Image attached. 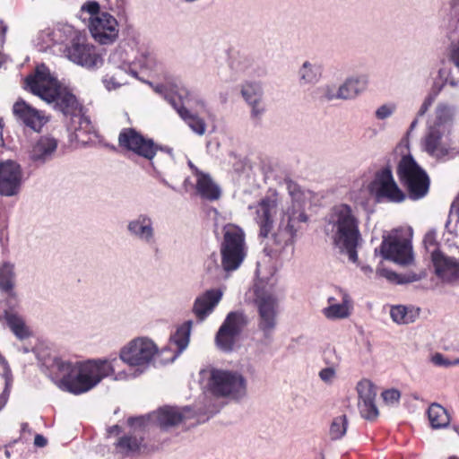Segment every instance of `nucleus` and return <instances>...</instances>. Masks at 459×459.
<instances>
[{
	"label": "nucleus",
	"instance_id": "obj_1",
	"mask_svg": "<svg viewBox=\"0 0 459 459\" xmlns=\"http://www.w3.org/2000/svg\"><path fill=\"white\" fill-rule=\"evenodd\" d=\"M158 351L152 340L137 337L121 348L119 358L73 360L59 356L55 351L41 349L37 352V359L41 372L59 389L79 395L112 376L119 360L135 368L134 377L141 376L153 363Z\"/></svg>",
	"mask_w": 459,
	"mask_h": 459
},
{
	"label": "nucleus",
	"instance_id": "obj_2",
	"mask_svg": "<svg viewBox=\"0 0 459 459\" xmlns=\"http://www.w3.org/2000/svg\"><path fill=\"white\" fill-rule=\"evenodd\" d=\"M24 88L32 94L53 105V108L66 118L78 116L82 107L77 98L51 75L48 67L40 64L24 80Z\"/></svg>",
	"mask_w": 459,
	"mask_h": 459
},
{
	"label": "nucleus",
	"instance_id": "obj_3",
	"mask_svg": "<svg viewBox=\"0 0 459 459\" xmlns=\"http://www.w3.org/2000/svg\"><path fill=\"white\" fill-rule=\"evenodd\" d=\"M455 116V107L438 103L435 117L429 122L422 139V149L437 160H448L459 154L457 146L450 138Z\"/></svg>",
	"mask_w": 459,
	"mask_h": 459
},
{
	"label": "nucleus",
	"instance_id": "obj_4",
	"mask_svg": "<svg viewBox=\"0 0 459 459\" xmlns=\"http://www.w3.org/2000/svg\"><path fill=\"white\" fill-rule=\"evenodd\" d=\"M325 232L332 236L333 244L342 253L347 254L351 262L358 261L357 247L362 239L359 221L350 205L340 204L331 209L326 217Z\"/></svg>",
	"mask_w": 459,
	"mask_h": 459
},
{
	"label": "nucleus",
	"instance_id": "obj_5",
	"mask_svg": "<svg viewBox=\"0 0 459 459\" xmlns=\"http://www.w3.org/2000/svg\"><path fill=\"white\" fill-rule=\"evenodd\" d=\"M289 191L291 202L282 209L278 227L272 233V240L275 252L281 253L290 247L292 254L297 232L302 229V224L307 222L308 216L305 212L306 197L304 194L296 189V186L293 189L289 186Z\"/></svg>",
	"mask_w": 459,
	"mask_h": 459
},
{
	"label": "nucleus",
	"instance_id": "obj_6",
	"mask_svg": "<svg viewBox=\"0 0 459 459\" xmlns=\"http://www.w3.org/2000/svg\"><path fill=\"white\" fill-rule=\"evenodd\" d=\"M222 233L220 245L222 268L227 273L236 271L247 254L245 231L236 224L228 223L223 226Z\"/></svg>",
	"mask_w": 459,
	"mask_h": 459
},
{
	"label": "nucleus",
	"instance_id": "obj_7",
	"mask_svg": "<svg viewBox=\"0 0 459 459\" xmlns=\"http://www.w3.org/2000/svg\"><path fill=\"white\" fill-rule=\"evenodd\" d=\"M397 176L406 188L410 199L416 201L427 195L430 184L429 178L411 154L404 155L400 160Z\"/></svg>",
	"mask_w": 459,
	"mask_h": 459
},
{
	"label": "nucleus",
	"instance_id": "obj_8",
	"mask_svg": "<svg viewBox=\"0 0 459 459\" xmlns=\"http://www.w3.org/2000/svg\"><path fill=\"white\" fill-rule=\"evenodd\" d=\"M208 387L217 397L238 401L247 394L246 378L235 371L212 368L210 371Z\"/></svg>",
	"mask_w": 459,
	"mask_h": 459
},
{
	"label": "nucleus",
	"instance_id": "obj_9",
	"mask_svg": "<svg viewBox=\"0 0 459 459\" xmlns=\"http://www.w3.org/2000/svg\"><path fill=\"white\" fill-rule=\"evenodd\" d=\"M368 190L377 203L385 201L400 204L406 199V194L398 186L389 166L375 173L374 178L368 186Z\"/></svg>",
	"mask_w": 459,
	"mask_h": 459
},
{
	"label": "nucleus",
	"instance_id": "obj_10",
	"mask_svg": "<svg viewBox=\"0 0 459 459\" xmlns=\"http://www.w3.org/2000/svg\"><path fill=\"white\" fill-rule=\"evenodd\" d=\"M64 53L71 62L88 70L98 69L103 65V58L96 48L88 43L85 35L80 32L71 44L66 45Z\"/></svg>",
	"mask_w": 459,
	"mask_h": 459
},
{
	"label": "nucleus",
	"instance_id": "obj_11",
	"mask_svg": "<svg viewBox=\"0 0 459 459\" xmlns=\"http://www.w3.org/2000/svg\"><path fill=\"white\" fill-rule=\"evenodd\" d=\"M258 312L257 327L263 333L265 343L273 341L278 324L279 304L273 294L263 292L255 299Z\"/></svg>",
	"mask_w": 459,
	"mask_h": 459
},
{
	"label": "nucleus",
	"instance_id": "obj_12",
	"mask_svg": "<svg viewBox=\"0 0 459 459\" xmlns=\"http://www.w3.org/2000/svg\"><path fill=\"white\" fill-rule=\"evenodd\" d=\"M118 144L121 148L148 160H152L159 150V146L152 139L144 137L133 127L123 128L120 131Z\"/></svg>",
	"mask_w": 459,
	"mask_h": 459
},
{
	"label": "nucleus",
	"instance_id": "obj_13",
	"mask_svg": "<svg viewBox=\"0 0 459 459\" xmlns=\"http://www.w3.org/2000/svg\"><path fill=\"white\" fill-rule=\"evenodd\" d=\"M379 251L384 259L393 261L398 264L407 265L413 261L411 240L399 237L397 233L384 237Z\"/></svg>",
	"mask_w": 459,
	"mask_h": 459
},
{
	"label": "nucleus",
	"instance_id": "obj_14",
	"mask_svg": "<svg viewBox=\"0 0 459 459\" xmlns=\"http://www.w3.org/2000/svg\"><path fill=\"white\" fill-rule=\"evenodd\" d=\"M185 418L180 409L177 407L166 406L160 408L158 411H153L145 416L131 417L128 419V425L131 427H148L151 424H156L162 429L178 425Z\"/></svg>",
	"mask_w": 459,
	"mask_h": 459
},
{
	"label": "nucleus",
	"instance_id": "obj_15",
	"mask_svg": "<svg viewBox=\"0 0 459 459\" xmlns=\"http://www.w3.org/2000/svg\"><path fill=\"white\" fill-rule=\"evenodd\" d=\"M88 28L94 40L101 45L112 44L118 37V22L107 12H102L100 17L91 19Z\"/></svg>",
	"mask_w": 459,
	"mask_h": 459
},
{
	"label": "nucleus",
	"instance_id": "obj_16",
	"mask_svg": "<svg viewBox=\"0 0 459 459\" xmlns=\"http://www.w3.org/2000/svg\"><path fill=\"white\" fill-rule=\"evenodd\" d=\"M22 169L19 163L8 160L0 163V195L14 196L19 194L22 183Z\"/></svg>",
	"mask_w": 459,
	"mask_h": 459
},
{
	"label": "nucleus",
	"instance_id": "obj_17",
	"mask_svg": "<svg viewBox=\"0 0 459 459\" xmlns=\"http://www.w3.org/2000/svg\"><path fill=\"white\" fill-rule=\"evenodd\" d=\"M177 97L178 101L171 98L169 99V104L194 133L198 135L204 134L206 131L204 120L184 107V104L188 103L192 100V92L188 89L182 87L178 91Z\"/></svg>",
	"mask_w": 459,
	"mask_h": 459
},
{
	"label": "nucleus",
	"instance_id": "obj_18",
	"mask_svg": "<svg viewBox=\"0 0 459 459\" xmlns=\"http://www.w3.org/2000/svg\"><path fill=\"white\" fill-rule=\"evenodd\" d=\"M126 230L131 237L149 247L156 245L154 221L148 213H139L130 220Z\"/></svg>",
	"mask_w": 459,
	"mask_h": 459
},
{
	"label": "nucleus",
	"instance_id": "obj_19",
	"mask_svg": "<svg viewBox=\"0 0 459 459\" xmlns=\"http://www.w3.org/2000/svg\"><path fill=\"white\" fill-rule=\"evenodd\" d=\"M277 200L273 197L263 198L257 204L255 210V221L259 226L258 237L267 238L272 232L274 222V216L277 213Z\"/></svg>",
	"mask_w": 459,
	"mask_h": 459
},
{
	"label": "nucleus",
	"instance_id": "obj_20",
	"mask_svg": "<svg viewBox=\"0 0 459 459\" xmlns=\"http://www.w3.org/2000/svg\"><path fill=\"white\" fill-rule=\"evenodd\" d=\"M433 267L436 275L445 283L459 285V260L443 253L433 254Z\"/></svg>",
	"mask_w": 459,
	"mask_h": 459
},
{
	"label": "nucleus",
	"instance_id": "obj_21",
	"mask_svg": "<svg viewBox=\"0 0 459 459\" xmlns=\"http://www.w3.org/2000/svg\"><path fill=\"white\" fill-rule=\"evenodd\" d=\"M13 112L18 120L35 132H39L48 119L41 111L19 99L13 106Z\"/></svg>",
	"mask_w": 459,
	"mask_h": 459
},
{
	"label": "nucleus",
	"instance_id": "obj_22",
	"mask_svg": "<svg viewBox=\"0 0 459 459\" xmlns=\"http://www.w3.org/2000/svg\"><path fill=\"white\" fill-rule=\"evenodd\" d=\"M58 146L57 140L52 136H40L31 146L29 158L36 166H42L52 160Z\"/></svg>",
	"mask_w": 459,
	"mask_h": 459
},
{
	"label": "nucleus",
	"instance_id": "obj_23",
	"mask_svg": "<svg viewBox=\"0 0 459 459\" xmlns=\"http://www.w3.org/2000/svg\"><path fill=\"white\" fill-rule=\"evenodd\" d=\"M222 295L220 289H211L195 298L192 312L198 322L204 321L213 312L221 300Z\"/></svg>",
	"mask_w": 459,
	"mask_h": 459
},
{
	"label": "nucleus",
	"instance_id": "obj_24",
	"mask_svg": "<svg viewBox=\"0 0 459 459\" xmlns=\"http://www.w3.org/2000/svg\"><path fill=\"white\" fill-rule=\"evenodd\" d=\"M449 64H444L438 70V79L452 87L459 83V39L455 43H452L448 54Z\"/></svg>",
	"mask_w": 459,
	"mask_h": 459
},
{
	"label": "nucleus",
	"instance_id": "obj_25",
	"mask_svg": "<svg viewBox=\"0 0 459 459\" xmlns=\"http://www.w3.org/2000/svg\"><path fill=\"white\" fill-rule=\"evenodd\" d=\"M15 273L14 265L11 263H4L0 266V291L6 296V305L10 308H15L18 299L14 292Z\"/></svg>",
	"mask_w": 459,
	"mask_h": 459
},
{
	"label": "nucleus",
	"instance_id": "obj_26",
	"mask_svg": "<svg viewBox=\"0 0 459 459\" xmlns=\"http://www.w3.org/2000/svg\"><path fill=\"white\" fill-rule=\"evenodd\" d=\"M368 78L365 74L350 77L338 88L340 100H352L362 93L368 87Z\"/></svg>",
	"mask_w": 459,
	"mask_h": 459
},
{
	"label": "nucleus",
	"instance_id": "obj_27",
	"mask_svg": "<svg viewBox=\"0 0 459 459\" xmlns=\"http://www.w3.org/2000/svg\"><path fill=\"white\" fill-rule=\"evenodd\" d=\"M300 85H314L322 77V66L317 63L305 61L298 72Z\"/></svg>",
	"mask_w": 459,
	"mask_h": 459
},
{
	"label": "nucleus",
	"instance_id": "obj_28",
	"mask_svg": "<svg viewBox=\"0 0 459 459\" xmlns=\"http://www.w3.org/2000/svg\"><path fill=\"white\" fill-rule=\"evenodd\" d=\"M230 67L236 76H253L255 74L253 59L239 53L230 56Z\"/></svg>",
	"mask_w": 459,
	"mask_h": 459
},
{
	"label": "nucleus",
	"instance_id": "obj_29",
	"mask_svg": "<svg viewBox=\"0 0 459 459\" xmlns=\"http://www.w3.org/2000/svg\"><path fill=\"white\" fill-rule=\"evenodd\" d=\"M4 320L13 333L20 340L28 338L30 335L29 328L26 326L23 318L13 310L4 308Z\"/></svg>",
	"mask_w": 459,
	"mask_h": 459
},
{
	"label": "nucleus",
	"instance_id": "obj_30",
	"mask_svg": "<svg viewBox=\"0 0 459 459\" xmlns=\"http://www.w3.org/2000/svg\"><path fill=\"white\" fill-rule=\"evenodd\" d=\"M196 190L202 198L210 201L218 200L221 196L220 187L212 181L208 174H202L197 178Z\"/></svg>",
	"mask_w": 459,
	"mask_h": 459
},
{
	"label": "nucleus",
	"instance_id": "obj_31",
	"mask_svg": "<svg viewBox=\"0 0 459 459\" xmlns=\"http://www.w3.org/2000/svg\"><path fill=\"white\" fill-rule=\"evenodd\" d=\"M193 321L187 320L179 325L174 334L170 336V342H172L178 348L176 355L171 359V361L180 354L189 344L190 334L192 331Z\"/></svg>",
	"mask_w": 459,
	"mask_h": 459
},
{
	"label": "nucleus",
	"instance_id": "obj_32",
	"mask_svg": "<svg viewBox=\"0 0 459 459\" xmlns=\"http://www.w3.org/2000/svg\"><path fill=\"white\" fill-rule=\"evenodd\" d=\"M420 316V308L403 305L393 306L390 309V316L394 322L399 325L413 323Z\"/></svg>",
	"mask_w": 459,
	"mask_h": 459
},
{
	"label": "nucleus",
	"instance_id": "obj_33",
	"mask_svg": "<svg viewBox=\"0 0 459 459\" xmlns=\"http://www.w3.org/2000/svg\"><path fill=\"white\" fill-rule=\"evenodd\" d=\"M428 417L433 429H444L449 425L450 417L446 410L440 404L434 403L428 409Z\"/></svg>",
	"mask_w": 459,
	"mask_h": 459
},
{
	"label": "nucleus",
	"instance_id": "obj_34",
	"mask_svg": "<svg viewBox=\"0 0 459 459\" xmlns=\"http://www.w3.org/2000/svg\"><path fill=\"white\" fill-rule=\"evenodd\" d=\"M248 325L247 316L242 311H231L224 319L221 325H225L228 331L239 336L244 328Z\"/></svg>",
	"mask_w": 459,
	"mask_h": 459
},
{
	"label": "nucleus",
	"instance_id": "obj_35",
	"mask_svg": "<svg viewBox=\"0 0 459 459\" xmlns=\"http://www.w3.org/2000/svg\"><path fill=\"white\" fill-rule=\"evenodd\" d=\"M108 62L120 69V72L130 71L133 76H136V72L130 69L131 58L129 53L121 45L109 55Z\"/></svg>",
	"mask_w": 459,
	"mask_h": 459
},
{
	"label": "nucleus",
	"instance_id": "obj_36",
	"mask_svg": "<svg viewBox=\"0 0 459 459\" xmlns=\"http://www.w3.org/2000/svg\"><path fill=\"white\" fill-rule=\"evenodd\" d=\"M349 296L343 294L340 304H331L323 309L324 316L331 320L343 319L350 316Z\"/></svg>",
	"mask_w": 459,
	"mask_h": 459
},
{
	"label": "nucleus",
	"instance_id": "obj_37",
	"mask_svg": "<svg viewBox=\"0 0 459 459\" xmlns=\"http://www.w3.org/2000/svg\"><path fill=\"white\" fill-rule=\"evenodd\" d=\"M70 120L71 124L69 125V129L74 131L77 139H80L82 134L94 133V127L90 118L82 114V111L78 116L72 117Z\"/></svg>",
	"mask_w": 459,
	"mask_h": 459
},
{
	"label": "nucleus",
	"instance_id": "obj_38",
	"mask_svg": "<svg viewBox=\"0 0 459 459\" xmlns=\"http://www.w3.org/2000/svg\"><path fill=\"white\" fill-rule=\"evenodd\" d=\"M143 446V438L135 436L125 435L117 441L116 447L119 453L129 455L140 451Z\"/></svg>",
	"mask_w": 459,
	"mask_h": 459
},
{
	"label": "nucleus",
	"instance_id": "obj_39",
	"mask_svg": "<svg viewBox=\"0 0 459 459\" xmlns=\"http://www.w3.org/2000/svg\"><path fill=\"white\" fill-rule=\"evenodd\" d=\"M238 338V336L228 331L225 325H221L215 336V342L221 351L230 352L233 351Z\"/></svg>",
	"mask_w": 459,
	"mask_h": 459
},
{
	"label": "nucleus",
	"instance_id": "obj_40",
	"mask_svg": "<svg viewBox=\"0 0 459 459\" xmlns=\"http://www.w3.org/2000/svg\"><path fill=\"white\" fill-rule=\"evenodd\" d=\"M79 31L75 30L74 27L65 24L51 28V34L55 45L71 44L72 39Z\"/></svg>",
	"mask_w": 459,
	"mask_h": 459
},
{
	"label": "nucleus",
	"instance_id": "obj_41",
	"mask_svg": "<svg viewBox=\"0 0 459 459\" xmlns=\"http://www.w3.org/2000/svg\"><path fill=\"white\" fill-rule=\"evenodd\" d=\"M240 93L248 103H255L256 100H263L264 91L260 83L255 82H246L241 86Z\"/></svg>",
	"mask_w": 459,
	"mask_h": 459
},
{
	"label": "nucleus",
	"instance_id": "obj_42",
	"mask_svg": "<svg viewBox=\"0 0 459 459\" xmlns=\"http://www.w3.org/2000/svg\"><path fill=\"white\" fill-rule=\"evenodd\" d=\"M448 83H445L444 81H440L438 79V77L436 78L435 82H434V84H433V88H432V92H430L429 94H428L421 106L420 107L418 112H417V117H423L427 112L428 110L429 109V108L432 106L437 95L443 90V88L447 85Z\"/></svg>",
	"mask_w": 459,
	"mask_h": 459
},
{
	"label": "nucleus",
	"instance_id": "obj_43",
	"mask_svg": "<svg viewBox=\"0 0 459 459\" xmlns=\"http://www.w3.org/2000/svg\"><path fill=\"white\" fill-rule=\"evenodd\" d=\"M204 271L212 280H219L221 278L224 272L222 268V263H218V255L215 253H212L207 259L204 261Z\"/></svg>",
	"mask_w": 459,
	"mask_h": 459
},
{
	"label": "nucleus",
	"instance_id": "obj_44",
	"mask_svg": "<svg viewBox=\"0 0 459 459\" xmlns=\"http://www.w3.org/2000/svg\"><path fill=\"white\" fill-rule=\"evenodd\" d=\"M348 420L346 415L335 417L329 428V437L331 440L341 439L346 434Z\"/></svg>",
	"mask_w": 459,
	"mask_h": 459
},
{
	"label": "nucleus",
	"instance_id": "obj_45",
	"mask_svg": "<svg viewBox=\"0 0 459 459\" xmlns=\"http://www.w3.org/2000/svg\"><path fill=\"white\" fill-rule=\"evenodd\" d=\"M359 402L376 400L377 388L368 379H362L357 385Z\"/></svg>",
	"mask_w": 459,
	"mask_h": 459
},
{
	"label": "nucleus",
	"instance_id": "obj_46",
	"mask_svg": "<svg viewBox=\"0 0 459 459\" xmlns=\"http://www.w3.org/2000/svg\"><path fill=\"white\" fill-rule=\"evenodd\" d=\"M382 274L390 281H394L398 284L418 281L422 278L421 274H418L412 272L399 274L389 270H384Z\"/></svg>",
	"mask_w": 459,
	"mask_h": 459
},
{
	"label": "nucleus",
	"instance_id": "obj_47",
	"mask_svg": "<svg viewBox=\"0 0 459 459\" xmlns=\"http://www.w3.org/2000/svg\"><path fill=\"white\" fill-rule=\"evenodd\" d=\"M358 408L361 417L368 420H376L379 414L376 400L358 402Z\"/></svg>",
	"mask_w": 459,
	"mask_h": 459
},
{
	"label": "nucleus",
	"instance_id": "obj_48",
	"mask_svg": "<svg viewBox=\"0 0 459 459\" xmlns=\"http://www.w3.org/2000/svg\"><path fill=\"white\" fill-rule=\"evenodd\" d=\"M135 59L141 65V66L147 69H152L155 65V56L152 51L148 48H141L138 50V56Z\"/></svg>",
	"mask_w": 459,
	"mask_h": 459
},
{
	"label": "nucleus",
	"instance_id": "obj_49",
	"mask_svg": "<svg viewBox=\"0 0 459 459\" xmlns=\"http://www.w3.org/2000/svg\"><path fill=\"white\" fill-rule=\"evenodd\" d=\"M426 250L430 253L431 261L433 262V254L441 253L437 247V232L435 230H429L423 239Z\"/></svg>",
	"mask_w": 459,
	"mask_h": 459
},
{
	"label": "nucleus",
	"instance_id": "obj_50",
	"mask_svg": "<svg viewBox=\"0 0 459 459\" xmlns=\"http://www.w3.org/2000/svg\"><path fill=\"white\" fill-rule=\"evenodd\" d=\"M127 72H125V74ZM122 74H124V72H120V69H118V71L113 75L107 74L102 79V82L105 84L106 88L110 91L113 89H117V87H120L123 84H126V81L123 80L121 76Z\"/></svg>",
	"mask_w": 459,
	"mask_h": 459
},
{
	"label": "nucleus",
	"instance_id": "obj_51",
	"mask_svg": "<svg viewBox=\"0 0 459 459\" xmlns=\"http://www.w3.org/2000/svg\"><path fill=\"white\" fill-rule=\"evenodd\" d=\"M38 46L41 51H47L51 47L55 46L51 28L45 29L39 33Z\"/></svg>",
	"mask_w": 459,
	"mask_h": 459
},
{
	"label": "nucleus",
	"instance_id": "obj_52",
	"mask_svg": "<svg viewBox=\"0 0 459 459\" xmlns=\"http://www.w3.org/2000/svg\"><path fill=\"white\" fill-rule=\"evenodd\" d=\"M82 13H88L90 21L91 19H93L94 17H100L101 13L100 12V5L97 1L90 0L85 2L82 7H81Z\"/></svg>",
	"mask_w": 459,
	"mask_h": 459
},
{
	"label": "nucleus",
	"instance_id": "obj_53",
	"mask_svg": "<svg viewBox=\"0 0 459 459\" xmlns=\"http://www.w3.org/2000/svg\"><path fill=\"white\" fill-rule=\"evenodd\" d=\"M324 360L328 367L337 368L341 362V357L334 348H328L324 352Z\"/></svg>",
	"mask_w": 459,
	"mask_h": 459
},
{
	"label": "nucleus",
	"instance_id": "obj_54",
	"mask_svg": "<svg viewBox=\"0 0 459 459\" xmlns=\"http://www.w3.org/2000/svg\"><path fill=\"white\" fill-rule=\"evenodd\" d=\"M248 105L251 107V118L259 122L266 110L263 100H256L255 103H248Z\"/></svg>",
	"mask_w": 459,
	"mask_h": 459
},
{
	"label": "nucleus",
	"instance_id": "obj_55",
	"mask_svg": "<svg viewBox=\"0 0 459 459\" xmlns=\"http://www.w3.org/2000/svg\"><path fill=\"white\" fill-rule=\"evenodd\" d=\"M396 106L394 103L384 104L377 108L375 112L376 117L384 120L390 117L395 111Z\"/></svg>",
	"mask_w": 459,
	"mask_h": 459
},
{
	"label": "nucleus",
	"instance_id": "obj_56",
	"mask_svg": "<svg viewBox=\"0 0 459 459\" xmlns=\"http://www.w3.org/2000/svg\"><path fill=\"white\" fill-rule=\"evenodd\" d=\"M431 362L437 367L448 368L451 366L457 365L459 363V359L451 361L443 354L437 352L431 357Z\"/></svg>",
	"mask_w": 459,
	"mask_h": 459
},
{
	"label": "nucleus",
	"instance_id": "obj_57",
	"mask_svg": "<svg viewBox=\"0 0 459 459\" xmlns=\"http://www.w3.org/2000/svg\"><path fill=\"white\" fill-rule=\"evenodd\" d=\"M383 400L388 404L399 403L401 393L397 389H388L382 393Z\"/></svg>",
	"mask_w": 459,
	"mask_h": 459
},
{
	"label": "nucleus",
	"instance_id": "obj_58",
	"mask_svg": "<svg viewBox=\"0 0 459 459\" xmlns=\"http://www.w3.org/2000/svg\"><path fill=\"white\" fill-rule=\"evenodd\" d=\"M154 91L155 92L159 93L160 95L163 96L165 100H168V102L169 103V99L173 98L176 101L177 100V97L171 93L168 87L164 84H157L155 87H154Z\"/></svg>",
	"mask_w": 459,
	"mask_h": 459
},
{
	"label": "nucleus",
	"instance_id": "obj_59",
	"mask_svg": "<svg viewBox=\"0 0 459 459\" xmlns=\"http://www.w3.org/2000/svg\"><path fill=\"white\" fill-rule=\"evenodd\" d=\"M335 376V368L327 367L319 372V377L324 382H331Z\"/></svg>",
	"mask_w": 459,
	"mask_h": 459
},
{
	"label": "nucleus",
	"instance_id": "obj_60",
	"mask_svg": "<svg viewBox=\"0 0 459 459\" xmlns=\"http://www.w3.org/2000/svg\"><path fill=\"white\" fill-rule=\"evenodd\" d=\"M338 90L335 91L333 87L332 86H326L325 88L324 96L326 100L332 101L334 100H340L338 97Z\"/></svg>",
	"mask_w": 459,
	"mask_h": 459
},
{
	"label": "nucleus",
	"instance_id": "obj_61",
	"mask_svg": "<svg viewBox=\"0 0 459 459\" xmlns=\"http://www.w3.org/2000/svg\"><path fill=\"white\" fill-rule=\"evenodd\" d=\"M47 444H48V440H47V438L44 436H42L40 434H37L35 436V438H34V445H35V446H37V447H44V446H47Z\"/></svg>",
	"mask_w": 459,
	"mask_h": 459
},
{
	"label": "nucleus",
	"instance_id": "obj_62",
	"mask_svg": "<svg viewBox=\"0 0 459 459\" xmlns=\"http://www.w3.org/2000/svg\"><path fill=\"white\" fill-rule=\"evenodd\" d=\"M4 308L8 309L9 311L13 310V308L8 307L6 305V296H3V299L0 300V321L4 319Z\"/></svg>",
	"mask_w": 459,
	"mask_h": 459
},
{
	"label": "nucleus",
	"instance_id": "obj_63",
	"mask_svg": "<svg viewBox=\"0 0 459 459\" xmlns=\"http://www.w3.org/2000/svg\"><path fill=\"white\" fill-rule=\"evenodd\" d=\"M188 166L192 169L193 173L197 177V178H200L202 174H204V172L199 170L198 168L195 166L193 162L190 160L188 161Z\"/></svg>",
	"mask_w": 459,
	"mask_h": 459
},
{
	"label": "nucleus",
	"instance_id": "obj_64",
	"mask_svg": "<svg viewBox=\"0 0 459 459\" xmlns=\"http://www.w3.org/2000/svg\"><path fill=\"white\" fill-rule=\"evenodd\" d=\"M108 431L110 435H118L121 433V428L118 425H113L108 428Z\"/></svg>",
	"mask_w": 459,
	"mask_h": 459
}]
</instances>
